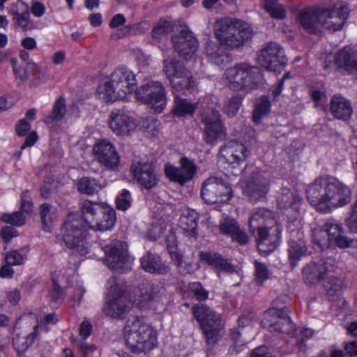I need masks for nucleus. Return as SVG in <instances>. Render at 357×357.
<instances>
[{
	"label": "nucleus",
	"instance_id": "obj_1",
	"mask_svg": "<svg viewBox=\"0 0 357 357\" xmlns=\"http://www.w3.org/2000/svg\"><path fill=\"white\" fill-rule=\"evenodd\" d=\"M307 199L318 211L327 213L351 200L350 188L334 177L321 176L306 189Z\"/></svg>",
	"mask_w": 357,
	"mask_h": 357
},
{
	"label": "nucleus",
	"instance_id": "obj_2",
	"mask_svg": "<svg viewBox=\"0 0 357 357\" xmlns=\"http://www.w3.org/2000/svg\"><path fill=\"white\" fill-rule=\"evenodd\" d=\"M249 226L252 232L258 230L257 240L259 252L268 255L275 249L280 230L271 211L264 208L253 209L249 219Z\"/></svg>",
	"mask_w": 357,
	"mask_h": 357
},
{
	"label": "nucleus",
	"instance_id": "obj_3",
	"mask_svg": "<svg viewBox=\"0 0 357 357\" xmlns=\"http://www.w3.org/2000/svg\"><path fill=\"white\" fill-rule=\"evenodd\" d=\"M136 89L135 75L126 67H119L112 72L108 81L98 87L97 96L105 102H112L125 99Z\"/></svg>",
	"mask_w": 357,
	"mask_h": 357
},
{
	"label": "nucleus",
	"instance_id": "obj_4",
	"mask_svg": "<svg viewBox=\"0 0 357 357\" xmlns=\"http://www.w3.org/2000/svg\"><path fill=\"white\" fill-rule=\"evenodd\" d=\"M124 337L127 347L133 353H146L158 344L156 331L135 317L128 319L124 328Z\"/></svg>",
	"mask_w": 357,
	"mask_h": 357
},
{
	"label": "nucleus",
	"instance_id": "obj_5",
	"mask_svg": "<svg viewBox=\"0 0 357 357\" xmlns=\"http://www.w3.org/2000/svg\"><path fill=\"white\" fill-rule=\"evenodd\" d=\"M107 296L103 307L104 313L113 318H123L130 310V306L126 296V284L116 277L107 281Z\"/></svg>",
	"mask_w": 357,
	"mask_h": 357
},
{
	"label": "nucleus",
	"instance_id": "obj_6",
	"mask_svg": "<svg viewBox=\"0 0 357 357\" xmlns=\"http://www.w3.org/2000/svg\"><path fill=\"white\" fill-rule=\"evenodd\" d=\"M63 241L73 254L85 255L89 252L86 231L77 214H70L61 228Z\"/></svg>",
	"mask_w": 357,
	"mask_h": 357
},
{
	"label": "nucleus",
	"instance_id": "obj_7",
	"mask_svg": "<svg viewBox=\"0 0 357 357\" xmlns=\"http://www.w3.org/2000/svg\"><path fill=\"white\" fill-rule=\"evenodd\" d=\"M167 289L160 282L143 283L135 288L130 300L137 307L147 309L167 301Z\"/></svg>",
	"mask_w": 357,
	"mask_h": 357
},
{
	"label": "nucleus",
	"instance_id": "obj_8",
	"mask_svg": "<svg viewBox=\"0 0 357 357\" xmlns=\"http://www.w3.org/2000/svg\"><path fill=\"white\" fill-rule=\"evenodd\" d=\"M227 78L231 87L257 88L263 82V74L255 66H250L247 63L236 65L227 69Z\"/></svg>",
	"mask_w": 357,
	"mask_h": 357
},
{
	"label": "nucleus",
	"instance_id": "obj_9",
	"mask_svg": "<svg viewBox=\"0 0 357 357\" xmlns=\"http://www.w3.org/2000/svg\"><path fill=\"white\" fill-rule=\"evenodd\" d=\"M192 311L195 318L200 324L206 343L208 345L215 344L220 330L221 315L204 304L192 306Z\"/></svg>",
	"mask_w": 357,
	"mask_h": 357
},
{
	"label": "nucleus",
	"instance_id": "obj_10",
	"mask_svg": "<svg viewBox=\"0 0 357 357\" xmlns=\"http://www.w3.org/2000/svg\"><path fill=\"white\" fill-rule=\"evenodd\" d=\"M128 244L121 241H113L105 246V264L110 269L127 272L131 269L133 259L130 256Z\"/></svg>",
	"mask_w": 357,
	"mask_h": 357
},
{
	"label": "nucleus",
	"instance_id": "obj_11",
	"mask_svg": "<svg viewBox=\"0 0 357 357\" xmlns=\"http://www.w3.org/2000/svg\"><path fill=\"white\" fill-rule=\"evenodd\" d=\"M163 71L176 91L183 93L195 84L191 73L181 62L174 59H166L163 61Z\"/></svg>",
	"mask_w": 357,
	"mask_h": 357
},
{
	"label": "nucleus",
	"instance_id": "obj_12",
	"mask_svg": "<svg viewBox=\"0 0 357 357\" xmlns=\"http://www.w3.org/2000/svg\"><path fill=\"white\" fill-rule=\"evenodd\" d=\"M137 99L151 105L156 113H161L166 107V93L162 84L157 81H150L137 87Z\"/></svg>",
	"mask_w": 357,
	"mask_h": 357
},
{
	"label": "nucleus",
	"instance_id": "obj_13",
	"mask_svg": "<svg viewBox=\"0 0 357 357\" xmlns=\"http://www.w3.org/2000/svg\"><path fill=\"white\" fill-rule=\"evenodd\" d=\"M252 37V30L241 21L225 18V50L238 49Z\"/></svg>",
	"mask_w": 357,
	"mask_h": 357
},
{
	"label": "nucleus",
	"instance_id": "obj_14",
	"mask_svg": "<svg viewBox=\"0 0 357 357\" xmlns=\"http://www.w3.org/2000/svg\"><path fill=\"white\" fill-rule=\"evenodd\" d=\"M261 324L271 332L290 334L294 331V324L289 318L287 307L268 309L264 312Z\"/></svg>",
	"mask_w": 357,
	"mask_h": 357
},
{
	"label": "nucleus",
	"instance_id": "obj_15",
	"mask_svg": "<svg viewBox=\"0 0 357 357\" xmlns=\"http://www.w3.org/2000/svg\"><path fill=\"white\" fill-rule=\"evenodd\" d=\"M287 61L283 48L275 42L266 43L257 56L258 64L270 71L280 70Z\"/></svg>",
	"mask_w": 357,
	"mask_h": 357
},
{
	"label": "nucleus",
	"instance_id": "obj_16",
	"mask_svg": "<svg viewBox=\"0 0 357 357\" xmlns=\"http://www.w3.org/2000/svg\"><path fill=\"white\" fill-rule=\"evenodd\" d=\"M95 159L105 169L117 170L120 166V156L114 145L107 139L98 142L93 149Z\"/></svg>",
	"mask_w": 357,
	"mask_h": 357
},
{
	"label": "nucleus",
	"instance_id": "obj_17",
	"mask_svg": "<svg viewBox=\"0 0 357 357\" xmlns=\"http://www.w3.org/2000/svg\"><path fill=\"white\" fill-rule=\"evenodd\" d=\"M172 43L178 56L185 60L192 59L198 47L197 40L187 26H183L178 35L172 37Z\"/></svg>",
	"mask_w": 357,
	"mask_h": 357
},
{
	"label": "nucleus",
	"instance_id": "obj_18",
	"mask_svg": "<svg viewBox=\"0 0 357 357\" xmlns=\"http://www.w3.org/2000/svg\"><path fill=\"white\" fill-rule=\"evenodd\" d=\"M349 15V10L347 5H340L333 9L321 8V28L332 31L340 30Z\"/></svg>",
	"mask_w": 357,
	"mask_h": 357
},
{
	"label": "nucleus",
	"instance_id": "obj_19",
	"mask_svg": "<svg viewBox=\"0 0 357 357\" xmlns=\"http://www.w3.org/2000/svg\"><path fill=\"white\" fill-rule=\"evenodd\" d=\"M180 164V167L167 165L165 172L171 181L184 185L193 178L197 174V168L194 162L186 157L181 158Z\"/></svg>",
	"mask_w": 357,
	"mask_h": 357
},
{
	"label": "nucleus",
	"instance_id": "obj_20",
	"mask_svg": "<svg viewBox=\"0 0 357 357\" xmlns=\"http://www.w3.org/2000/svg\"><path fill=\"white\" fill-rule=\"evenodd\" d=\"M301 202L298 192L288 188H282L277 196L278 207L293 218H296L298 215Z\"/></svg>",
	"mask_w": 357,
	"mask_h": 357
},
{
	"label": "nucleus",
	"instance_id": "obj_21",
	"mask_svg": "<svg viewBox=\"0 0 357 357\" xmlns=\"http://www.w3.org/2000/svg\"><path fill=\"white\" fill-rule=\"evenodd\" d=\"M137 125L136 119L122 110H112L109 116V128L117 135H128Z\"/></svg>",
	"mask_w": 357,
	"mask_h": 357
},
{
	"label": "nucleus",
	"instance_id": "obj_22",
	"mask_svg": "<svg viewBox=\"0 0 357 357\" xmlns=\"http://www.w3.org/2000/svg\"><path fill=\"white\" fill-rule=\"evenodd\" d=\"M223 195V180L220 178L210 177L204 181L202 186L201 196L205 203L216 204V208L221 211Z\"/></svg>",
	"mask_w": 357,
	"mask_h": 357
},
{
	"label": "nucleus",
	"instance_id": "obj_23",
	"mask_svg": "<svg viewBox=\"0 0 357 357\" xmlns=\"http://www.w3.org/2000/svg\"><path fill=\"white\" fill-rule=\"evenodd\" d=\"M131 172L139 185L146 189H151L158 182V176L151 162L137 161L131 166Z\"/></svg>",
	"mask_w": 357,
	"mask_h": 357
},
{
	"label": "nucleus",
	"instance_id": "obj_24",
	"mask_svg": "<svg viewBox=\"0 0 357 357\" xmlns=\"http://www.w3.org/2000/svg\"><path fill=\"white\" fill-rule=\"evenodd\" d=\"M269 180L260 173H253L252 178L248 181L244 193L251 202H257L264 199L269 191Z\"/></svg>",
	"mask_w": 357,
	"mask_h": 357
},
{
	"label": "nucleus",
	"instance_id": "obj_25",
	"mask_svg": "<svg viewBox=\"0 0 357 357\" xmlns=\"http://www.w3.org/2000/svg\"><path fill=\"white\" fill-rule=\"evenodd\" d=\"M333 259L329 258L307 264L303 269L305 282L310 285H314L320 282L333 269Z\"/></svg>",
	"mask_w": 357,
	"mask_h": 357
},
{
	"label": "nucleus",
	"instance_id": "obj_26",
	"mask_svg": "<svg viewBox=\"0 0 357 357\" xmlns=\"http://www.w3.org/2000/svg\"><path fill=\"white\" fill-rule=\"evenodd\" d=\"M200 121L204 125L206 142L213 143L221 135L222 125L220 114L213 109H206L202 113Z\"/></svg>",
	"mask_w": 357,
	"mask_h": 357
},
{
	"label": "nucleus",
	"instance_id": "obj_27",
	"mask_svg": "<svg viewBox=\"0 0 357 357\" xmlns=\"http://www.w3.org/2000/svg\"><path fill=\"white\" fill-rule=\"evenodd\" d=\"M297 20L309 33H317L321 29V8H310L300 11Z\"/></svg>",
	"mask_w": 357,
	"mask_h": 357
},
{
	"label": "nucleus",
	"instance_id": "obj_28",
	"mask_svg": "<svg viewBox=\"0 0 357 357\" xmlns=\"http://www.w3.org/2000/svg\"><path fill=\"white\" fill-rule=\"evenodd\" d=\"M330 112L335 119L347 121L353 114L351 102L340 94L335 95L331 98Z\"/></svg>",
	"mask_w": 357,
	"mask_h": 357
},
{
	"label": "nucleus",
	"instance_id": "obj_29",
	"mask_svg": "<svg viewBox=\"0 0 357 357\" xmlns=\"http://www.w3.org/2000/svg\"><path fill=\"white\" fill-rule=\"evenodd\" d=\"M297 238H291L288 243V257L292 268L297 266V262L307 254V247L304 239L303 232L296 231Z\"/></svg>",
	"mask_w": 357,
	"mask_h": 357
},
{
	"label": "nucleus",
	"instance_id": "obj_30",
	"mask_svg": "<svg viewBox=\"0 0 357 357\" xmlns=\"http://www.w3.org/2000/svg\"><path fill=\"white\" fill-rule=\"evenodd\" d=\"M214 34L219 45L217 46L214 43L209 42L206 46V52L211 60L217 65H221L223 63L222 58L223 48L222 47L223 40V21L222 19L216 20L214 24Z\"/></svg>",
	"mask_w": 357,
	"mask_h": 357
},
{
	"label": "nucleus",
	"instance_id": "obj_31",
	"mask_svg": "<svg viewBox=\"0 0 357 357\" xmlns=\"http://www.w3.org/2000/svg\"><path fill=\"white\" fill-rule=\"evenodd\" d=\"M335 63L340 68L350 73L357 72V50L344 47L336 54Z\"/></svg>",
	"mask_w": 357,
	"mask_h": 357
},
{
	"label": "nucleus",
	"instance_id": "obj_32",
	"mask_svg": "<svg viewBox=\"0 0 357 357\" xmlns=\"http://www.w3.org/2000/svg\"><path fill=\"white\" fill-rule=\"evenodd\" d=\"M141 266L146 272L152 274H165L169 270L159 255L150 252L141 258Z\"/></svg>",
	"mask_w": 357,
	"mask_h": 357
},
{
	"label": "nucleus",
	"instance_id": "obj_33",
	"mask_svg": "<svg viewBox=\"0 0 357 357\" xmlns=\"http://www.w3.org/2000/svg\"><path fill=\"white\" fill-rule=\"evenodd\" d=\"M225 235L230 237L233 242L245 245L249 242V236L245 230L241 228L238 222L231 218H225Z\"/></svg>",
	"mask_w": 357,
	"mask_h": 357
},
{
	"label": "nucleus",
	"instance_id": "obj_34",
	"mask_svg": "<svg viewBox=\"0 0 357 357\" xmlns=\"http://www.w3.org/2000/svg\"><path fill=\"white\" fill-rule=\"evenodd\" d=\"M13 6L12 14L17 25L24 31L31 29L30 12L28 4L22 1H17Z\"/></svg>",
	"mask_w": 357,
	"mask_h": 357
},
{
	"label": "nucleus",
	"instance_id": "obj_35",
	"mask_svg": "<svg viewBox=\"0 0 357 357\" xmlns=\"http://www.w3.org/2000/svg\"><path fill=\"white\" fill-rule=\"evenodd\" d=\"M108 206L100 204L98 202H93L89 199L84 200L82 206V214L84 220L89 227L95 222V220Z\"/></svg>",
	"mask_w": 357,
	"mask_h": 357
},
{
	"label": "nucleus",
	"instance_id": "obj_36",
	"mask_svg": "<svg viewBox=\"0 0 357 357\" xmlns=\"http://www.w3.org/2000/svg\"><path fill=\"white\" fill-rule=\"evenodd\" d=\"M116 222V213L115 211L109 206H107L104 213L95 220L89 227L93 230L97 231H107L111 229Z\"/></svg>",
	"mask_w": 357,
	"mask_h": 357
},
{
	"label": "nucleus",
	"instance_id": "obj_37",
	"mask_svg": "<svg viewBox=\"0 0 357 357\" xmlns=\"http://www.w3.org/2000/svg\"><path fill=\"white\" fill-rule=\"evenodd\" d=\"M199 216L195 211H190L180 218V227L188 237L196 238L197 236V221Z\"/></svg>",
	"mask_w": 357,
	"mask_h": 357
},
{
	"label": "nucleus",
	"instance_id": "obj_38",
	"mask_svg": "<svg viewBox=\"0 0 357 357\" xmlns=\"http://www.w3.org/2000/svg\"><path fill=\"white\" fill-rule=\"evenodd\" d=\"M38 325L34 326L33 332L31 333L22 336L15 335L13 337V343L15 349L18 353L25 352L29 347L33 343V341L38 335Z\"/></svg>",
	"mask_w": 357,
	"mask_h": 357
},
{
	"label": "nucleus",
	"instance_id": "obj_39",
	"mask_svg": "<svg viewBox=\"0 0 357 357\" xmlns=\"http://www.w3.org/2000/svg\"><path fill=\"white\" fill-rule=\"evenodd\" d=\"M40 215L43 229L50 231L57 218L56 210L49 204H43L40 206Z\"/></svg>",
	"mask_w": 357,
	"mask_h": 357
},
{
	"label": "nucleus",
	"instance_id": "obj_40",
	"mask_svg": "<svg viewBox=\"0 0 357 357\" xmlns=\"http://www.w3.org/2000/svg\"><path fill=\"white\" fill-rule=\"evenodd\" d=\"M196 108L195 104L192 103L187 99L179 98L175 96L174 107L173 113L175 116L181 117L186 115H192Z\"/></svg>",
	"mask_w": 357,
	"mask_h": 357
},
{
	"label": "nucleus",
	"instance_id": "obj_41",
	"mask_svg": "<svg viewBox=\"0 0 357 357\" xmlns=\"http://www.w3.org/2000/svg\"><path fill=\"white\" fill-rule=\"evenodd\" d=\"M103 187L99 181L89 177H83L77 183L79 192L86 195L95 194Z\"/></svg>",
	"mask_w": 357,
	"mask_h": 357
},
{
	"label": "nucleus",
	"instance_id": "obj_42",
	"mask_svg": "<svg viewBox=\"0 0 357 357\" xmlns=\"http://www.w3.org/2000/svg\"><path fill=\"white\" fill-rule=\"evenodd\" d=\"M66 112V102L63 97H60L55 102L52 111L45 119L46 124L52 123L54 121H61L65 116Z\"/></svg>",
	"mask_w": 357,
	"mask_h": 357
},
{
	"label": "nucleus",
	"instance_id": "obj_43",
	"mask_svg": "<svg viewBox=\"0 0 357 357\" xmlns=\"http://www.w3.org/2000/svg\"><path fill=\"white\" fill-rule=\"evenodd\" d=\"M263 6L273 18L283 20L286 17V10L278 0H263Z\"/></svg>",
	"mask_w": 357,
	"mask_h": 357
},
{
	"label": "nucleus",
	"instance_id": "obj_44",
	"mask_svg": "<svg viewBox=\"0 0 357 357\" xmlns=\"http://www.w3.org/2000/svg\"><path fill=\"white\" fill-rule=\"evenodd\" d=\"M270 109L271 102L268 98L262 96L259 98L257 101L255 108L253 112V121L257 124L259 123L262 117L269 113Z\"/></svg>",
	"mask_w": 357,
	"mask_h": 357
},
{
	"label": "nucleus",
	"instance_id": "obj_45",
	"mask_svg": "<svg viewBox=\"0 0 357 357\" xmlns=\"http://www.w3.org/2000/svg\"><path fill=\"white\" fill-rule=\"evenodd\" d=\"M199 261L212 266L214 268L222 270L223 259L221 255L215 252L201 251L199 253Z\"/></svg>",
	"mask_w": 357,
	"mask_h": 357
},
{
	"label": "nucleus",
	"instance_id": "obj_46",
	"mask_svg": "<svg viewBox=\"0 0 357 357\" xmlns=\"http://www.w3.org/2000/svg\"><path fill=\"white\" fill-rule=\"evenodd\" d=\"M312 243L321 250L330 248L333 243L331 238H329V236H328L322 225L314 231Z\"/></svg>",
	"mask_w": 357,
	"mask_h": 357
},
{
	"label": "nucleus",
	"instance_id": "obj_47",
	"mask_svg": "<svg viewBox=\"0 0 357 357\" xmlns=\"http://www.w3.org/2000/svg\"><path fill=\"white\" fill-rule=\"evenodd\" d=\"M227 153H229L231 157V159H228L229 162H239L246 159L250 153V151L243 144L235 142L234 149H227Z\"/></svg>",
	"mask_w": 357,
	"mask_h": 357
},
{
	"label": "nucleus",
	"instance_id": "obj_48",
	"mask_svg": "<svg viewBox=\"0 0 357 357\" xmlns=\"http://www.w3.org/2000/svg\"><path fill=\"white\" fill-rule=\"evenodd\" d=\"M170 23L164 20H160L152 29V37L154 39L160 40L166 36L171 31Z\"/></svg>",
	"mask_w": 357,
	"mask_h": 357
},
{
	"label": "nucleus",
	"instance_id": "obj_49",
	"mask_svg": "<svg viewBox=\"0 0 357 357\" xmlns=\"http://www.w3.org/2000/svg\"><path fill=\"white\" fill-rule=\"evenodd\" d=\"M324 287L328 296H338L342 291L343 284L340 278L330 276L327 284H324Z\"/></svg>",
	"mask_w": 357,
	"mask_h": 357
},
{
	"label": "nucleus",
	"instance_id": "obj_50",
	"mask_svg": "<svg viewBox=\"0 0 357 357\" xmlns=\"http://www.w3.org/2000/svg\"><path fill=\"white\" fill-rule=\"evenodd\" d=\"M255 282L258 285H261L264 282L269 278V271L266 264L255 260Z\"/></svg>",
	"mask_w": 357,
	"mask_h": 357
},
{
	"label": "nucleus",
	"instance_id": "obj_51",
	"mask_svg": "<svg viewBox=\"0 0 357 357\" xmlns=\"http://www.w3.org/2000/svg\"><path fill=\"white\" fill-rule=\"evenodd\" d=\"M322 226L333 242L337 236L342 233V228L333 219L327 220Z\"/></svg>",
	"mask_w": 357,
	"mask_h": 357
},
{
	"label": "nucleus",
	"instance_id": "obj_52",
	"mask_svg": "<svg viewBox=\"0 0 357 357\" xmlns=\"http://www.w3.org/2000/svg\"><path fill=\"white\" fill-rule=\"evenodd\" d=\"M1 220L6 222L15 226H22L25 222V218L21 212H15L12 214H3Z\"/></svg>",
	"mask_w": 357,
	"mask_h": 357
},
{
	"label": "nucleus",
	"instance_id": "obj_53",
	"mask_svg": "<svg viewBox=\"0 0 357 357\" xmlns=\"http://www.w3.org/2000/svg\"><path fill=\"white\" fill-rule=\"evenodd\" d=\"M189 289L198 301H204L208 298V291L203 288L199 282L189 284Z\"/></svg>",
	"mask_w": 357,
	"mask_h": 357
},
{
	"label": "nucleus",
	"instance_id": "obj_54",
	"mask_svg": "<svg viewBox=\"0 0 357 357\" xmlns=\"http://www.w3.org/2000/svg\"><path fill=\"white\" fill-rule=\"evenodd\" d=\"M116 208L122 211H126L130 206V192L127 190H123L121 194L116 197Z\"/></svg>",
	"mask_w": 357,
	"mask_h": 357
},
{
	"label": "nucleus",
	"instance_id": "obj_55",
	"mask_svg": "<svg viewBox=\"0 0 357 357\" xmlns=\"http://www.w3.org/2000/svg\"><path fill=\"white\" fill-rule=\"evenodd\" d=\"M10 62L15 75L22 81L26 80L29 77V73L25 66H17V59L16 58H12Z\"/></svg>",
	"mask_w": 357,
	"mask_h": 357
},
{
	"label": "nucleus",
	"instance_id": "obj_56",
	"mask_svg": "<svg viewBox=\"0 0 357 357\" xmlns=\"http://www.w3.org/2000/svg\"><path fill=\"white\" fill-rule=\"evenodd\" d=\"M26 65L29 66L31 68H35L36 69L34 76L39 82H45L49 78V70L47 67L37 66L34 63H28Z\"/></svg>",
	"mask_w": 357,
	"mask_h": 357
},
{
	"label": "nucleus",
	"instance_id": "obj_57",
	"mask_svg": "<svg viewBox=\"0 0 357 357\" xmlns=\"http://www.w3.org/2000/svg\"><path fill=\"white\" fill-rule=\"evenodd\" d=\"M241 97L236 96L231 98L227 106V114L229 116H234L241 105Z\"/></svg>",
	"mask_w": 357,
	"mask_h": 357
},
{
	"label": "nucleus",
	"instance_id": "obj_58",
	"mask_svg": "<svg viewBox=\"0 0 357 357\" xmlns=\"http://www.w3.org/2000/svg\"><path fill=\"white\" fill-rule=\"evenodd\" d=\"M335 245L340 248H347L349 247H356L357 241L349 239L344 236L342 233L333 240V245Z\"/></svg>",
	"mask_w": 357,
	"mask_h": 357
},
{
	"label": "nucleus",
	"instance_id": "obj_59",
	"mask_svg": "<svg viewBox=\"0 0 357 357\" xmlns=\"http://www.w3.org/2000/svg\"><path fill=\"white\" fill-rule=\"evenodd\" d=\"M24 257L16 250L12 251L6 256V261L8 265L17 266L24 263Z\"/></svg>",
	"mask_w": 357,
	"mask_h": 357
},
{
	"label": "nucleus",
	"instance_id": "obj_60",
	"mask_svg": "<svg viewBox=\"0 0 357 357\" xmlns=\"http://www.w3.org/2000/svg\"><path fill=\"white\" fill-rule=\"evenodd\" d=\"M144 126L146 131L153 136H156L159 133L161 128L160 121L154 118L148 119L146 122L144 123Z\"/></svg>",
	"mask_w": 357,
	"mask_h": 357
},
{
	"label": "nucleus",
	"instance_id": "obj_61",
	"mask_svg": "<svg viewBox=\"0 0 357 357\" xmlns=\"http://www.w3.org/2000/svg\"><path fill=\"white\" fill-rule=\"evenodd\" d=\"M165 230V226L164 225L155 222L152 224L149 231V235L152 239L155 240L163 234Z\"/></svg>",
	"mask_w": 357,
	"mask_h": 357
},
{
	"label": "nucleus",
	"instance_id": "obj_62",
	"mask_svg": "<svg viewBox=\"0 0 357 357\" xmlns=\"http://www.w3.org/2000/svg\"><path fill=\"white\" fill-rule=\"evenodd\" d=\"M30 129L31 123L24 119H20L15 126L16 132L20 137L24 136Z\"/></svg>",
	"mask_w": 357,
	"mask_h": 357
},
{
	"label": "nucleus",
	"instance_id": "obj_63",
	"mask_svg": "<svg viewBox=\"0 0 357 357\" xmlns=\"http://www.w3.org/2000/svg\"><path fill=\"white\" fill-rule=\"evenodd\" d=\"M167 249L171 255V258L175 263L177 267H181L183 260V255L176 251V248L174 246L167 245Z\"/></svg>",
	"mask_w": 357,
	"mask_h": 357
},
{
	"label": "nucleus",
	"instance_id": "obj_64",
	"mask_svg": "<svg viewBox=\"0 0 357 357\" xmlns=\"http://www.w3.org/2000/svg\"><path fill=\"white\" fill-rule=\"evenodd\" d=\"M17 235V230L12 226L3 227L1 229V236L5 243H8L11 238Z\"/></svg>",
	"mask_w": 357,
	"mask_h": 357
}]
</instances>
